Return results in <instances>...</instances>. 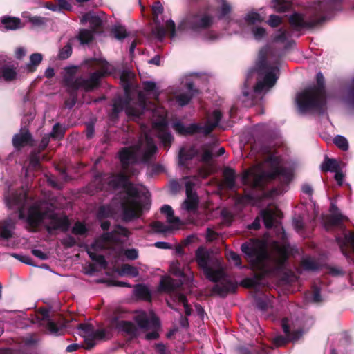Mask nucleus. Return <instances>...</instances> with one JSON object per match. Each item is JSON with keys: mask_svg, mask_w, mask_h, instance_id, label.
Here are the masks:
<instances>
[{"mask_svg": "<svg viewBox=\"0 0 354 354\" xmlns=\"http://www.w3.org/2000/svg\"><path fill=\"white\" fill-rule=\"evenodd\" d=\"M156 151L157 147L153 139L145 133L140 138L137 145L122 148L118 153L124 174L113 176L109 184L113 188L124 189L120 196L122 217L124 221L140 218L145 210L149 209L150 205L147 194L129 183L126 174L135 175L137 171L131 169L132 165L138 162L149 163L153 161Z\"/></svg>", "mask_w": 354, "mask_h": 354, "instance_id": "obj_1", "label": "nucleus"}, {"mask_svg": "<svg viewBox=\"0 0 354 354\" xmlns=\"http://www.w3.org/2000/svg\"><path fill=\"white\" fill-rule=\"evenodd\" d=\"M241 249L252 268L260 271L263 275L275 274L281 271L290 252L289 245L277 243L266 250L263 241L253 239L243 243Z\"/></svg>", "mask_w": 354, "mask_h": 354, "instance_id": "obj_2", "label": "nucleus"}, {"mask_svg": "<svg viewBox=\"0 0 354 354\" xmlns=\"http://www.w3.org/2000/svg\"><path fill=\"white\" fill-rule=\"evenodd\" d=\"M5 201L9 208L16 206L19 210V218L26 219L27 223L32 227H36L40 223L49 219L50 221L46 225L48 232L59 229L66 232L69 228L70 223L66 216H58L51 211L41 212L37 203H35L29 207L28 215L26 216L24 209L27 201V194L24 191H20L19 194H13L11 196H6Z\"/></svg>", "mask_w": 354, "mask_h": 354, "instance_id": "obj_3", "label": "nucleus"}, {"mask_svg": "<svg viewBox=\"0 0 354 354\" xmlns=\"http://www.w3.org/2000/svg\"><path fill=\"white\" fill-rule=\"evenodd\" d=\"M279 75L277 63H269L263 51H261L256 68L250 70L247 75L243 95L245 97L251 95V104H253V95L267 91L273 87L279 78Z\"/></svg>", "mask_w": 354, "mask_h": 354, "instance_id": "obj_4", "label": "nucleus"}, {"mask_svg": "<svg viewBox=\"0 0 354 354\" xmlns=\"http://www.w3.org/2000/svg\"><path fill=\"white\" fill-rule=\"evenodd\" d=\"M291 178V171L280 166L278 157L270 156L265 160L263 165L255 166L245 171L241 180L243 184L252 187L262 188L268 180L279 179L288 183Z\"/></svg>", "mask_w": 354, "mask_h": 354, "instance_id": "obj_5", "label": "nucleus"}, {"mask_svg": "<svg viewBox=\"0 0 354 354\" xmlns=\"http://www.w3.org/2000/svg\"><path fill=\"white\" fill-rule=\"evenodd\" d=\"M196 260L206 278L211 281L218 282L212 288L214 293L225 297L235 290L236 286L225 277L221 261L213 257L204 248L197 249Z\"/></svg>", "mask_w": 354, "mask_h": 354, "instance_id": "obj_6", "label": "nucleus"}, {"mask_svg": "<svg viewBox=\"0 0 354 354\" xmlns=\"http://www.w3.org/2000/svg\"><path fill=\"white\" fill-rule=\"evenodd\" d=\"M77 328L80 335L84 337L86 349H91L95 346V341L106 340L111 337V330L117 329L119 332L125 333L131 336H136L137 328L136 326L128 321L120 320L117 317L111 319L110 326L107 328L95 329L90 324H80Z\"/></svg>", "mask_w": 354, "mask_h": 354, "instance_id": "obj_7", "label": "nucleus"}, {"mask_svg": "<svg viewBox=\"0 0 354 354\" xmlns=\"http://www.w3.org/2000/svg\"><path fill=\"white\" fill-rule=\"evenodd\" d=\"M96 66L99 70L91 73L89 77H77L75 80L68 82V84L74 91H70L71 97L64 102L65 106L69 109L73 107L77 101L76 90L82 89L84 91H90L96 88L102 77L106 75L111 74L113 68L112 66L105 59H99L95 60Z\"/></svg>", "mask_w": 354, "mask_h": 354, "instance_id": "obj_8", "label": "nucleus"}, {"mask_svg": "<svg viewBox=\"0 0 354 354\" xmlns=\"http://www.w3.org/2000/svg\"><path fill=\"white\" fill-rule=\"evenodd\" d=\"M317 86H310L296 97V102L301 112L315 110L323 114L326 107L324 77L321 72L316 75Z\"/></svg>", "mask_w": 354, "mask_h": 354, "instance_id": "obj_9", "label": "nucleus"}, {"mask_svg": "<svg viewBox=\"0 0 354 354\" xmlns=\"http://www.w3.org/2000/svg\"><path fill=\"white\" fill-rule=\"evenodd\" d=\"M221 117V112L218 110H214L209 116L208 120L205 124L193 123L185 127L182 122L178 121L173 123L172 127L181 135H192L196 133L208 135L218 124Z\"/></svg>", "mask_w": 354, "mask_h": 354, "instance_id": "obj_10", "label": "nucleus"}, {"mask_svg": "<svg viewBox=\"0 0 354 354\" xmlns=\"http://www.w3.org/2000/svg\"><path fill=\"white\" fill-rule=\"evenodd\" d=\"M146 100L145 97L140 93L138 95V102L131 104L128 96L125 97H118L113 102V110L118 113L124 111L126 114L132 120L139 119L144 113L146 109Z\"/></svg>", "mask_w": 354, "mask_h": 354, "instance_id": "obj_11", "label": "nucleus"}, {"mask_svg": "<svg viewBox=\"0 0 354 354\" xmlns=\"http://www.w3.org/2000/svg\"><path fill=\"white\" fill-rule=\"evenodd\" d=\"M136 321L140 328L145 330H151L146 334V339L153 340L158 339L160 324L158 318L153 313L150 312L147 313L142 312L136 317Z\"/></svg>", "mask_w": 354, "mask_h": 354, "instance_id": "obj_12", "label": "nucleus"}, {"mask_svg": "<svg viewBox=\"0 0 354 354\" xmlns=\"http://www.w3.org/2000/svg\"><path fill=\"white\" fill-rule=\"evenodd\" d=\"M214 17L207 13H196L188 15L181 23L179 28H189L194 31L209 28Z\"/></svg>", "mask_w": 354, "mask_h": 354, "instance_id": "obj_13", "label": "nucleus"}, {"mask_svg": "<svg viewBox=\"0 0 354 354\" xmlns=\"http://www.w3.org/2000/svg\"><path fill=\"white\" fill-rule=\"evenodd\" d=\"M18 78L17 68L8 64L5 58L0 56V80L6 82H14Z\"/></svg>", "mask_w": 354, "mask_h": 354, "instance_id": "obj_14", "label": "nucleus"}, {"mask_svg": "<svg viewBox=\"0 0 354 354\" xmlns=\"http://www.w3.org/2000/svg\"><path fill=\"white\" fill-rule=\"evenodd\" d=\"M186 86L188 92L180 93L179 95L176 96V102L180 106L187 105L191 99L196 94L198 93V91L197 89L194 88V85L192 82H187Z\"/></svg>", "mask_w": 354, "mask_h": 354, "instance_id": "obj_15", "label": "nucleus"}, {"mask_svg": "<svg viewBox=\"0 0 354 354\" xmlns=\"http://www.w3.org/2000/svg\"><path fill=\"white\" fill-rule=\"evenodd\" d=\"M31 134L28 131H26L15 135L12 138V143L15 147L19 148L28 145L31 142Z\"/></svg>", "mask_w": 354, "mask_h": 354, "instance_id": "obj_16", "label": "nucleus"}, {"mask_svg": "<svg viewBox=\"0 0 354 354\" xmlns=\"http://www.w3.org/2000/svg\"><path fill=\"white\" fill-rule=\"evenodd\" d=\"M43 59L41 53H33L30 56L29 62L24 66L23 68L27 73H33Z\"/></svg>", "mask_w": 354, "mask_h": 354, "instance_id": "obj_17", "label": "nucleus"}, {"mask_svg": "<svg viewBox=\"0 0 354 354\" xmlns=\"http://www.w3.org/2000/svg\"><path fill=\"white\" fill-rule=\"evenodd\" d=\"M187 199L183 204V208L187 211H194L197 209L198 206V198L195 194H193L190 189L187 187Z\"/></svg>", "mask_w": 354, "mask_h": 354, "instance_id": "obj_18", "label": "nucleus"}, {"mask_svg": "<svg viewBox=\"0 0 354 354\" xmlns=\"http://www.w3.org/2000/svg\"><path fill=\"white\" fill-rule=\"evenodd\" d=\"M261 216L266 228H272L277 223V213L272 209H265L261 212Z\"/></svg>", "mask_w": 354, "mask_h": 354, "instance_id": "obj_19", "label": "nucleus"}, {"mask_svg": "<svg viewBox=\"0 0 354 354\" xmlns=\"http://www.w3.org/2000/svg\"><path fill=\"white\" fill-rule=\"evenodd\" d=\"M151 227L157 233H167L178 228V225H171L169 223L168 225H166L159 221L151 223Z\"/></svg>", "mask_w": 354, "mask_h": 354, "instance_id": "obj_20", "label": "nucleus"}, {"mask_svg": "<svg viewBox=\"0 0 354 354\" xmlns=\"http://www.w3.org/2000/svg\"><path fill=\"white\" fill-rule=\"evenodd\" d=\"M162 214H165L167 217V221L169 224L177 225L179 226L180 219L178 217L174 216V212L171 207L169 205H164L160 208Z\"/></svg>", "mask_w": 354, "mask_h": 354, "instance_id": "obj_21", "label": "nucleus"}, {"mask_svg": "<svg viewBox=\"0 0 354 354\" xmlns=\"http://www.w3.org/2000/svg\"><path fill=\"white\" fill-rule=\"evenodd\" d=\"M320 167L322 171L325 172H335L337 171V170L340 169V165L339 162L335 159L329 158H325Z\"/></svg>", "mask_w": 354, "mask_h": 354, "instance_id": "obj_22", "label": "nucleus"}, {"mask_svg": "<svg viewBox=\"0 0 354 354\" xmlns=\"http://www.w3.org/2000/svg\"><path fill=\"white\" fill-rule=\"evenodd\" d=\"M178 286L179 283L169 277H163L161 278L160 287L164 291L172 292Z\"/></svg>", "mask_w": 354, "mask_h": 354, "instance_id": "obj_23", "label": "nucleus"}, {"mask_svg": "<svg viewBox=\"0 0 354 354\" xmlns=\"http://www.w3.org/2000/svg\"><path fill=\"white\" fill-rule=\"evenodd\" d=\"M223 174L225 186L230 189H233L235 186V171L230 167H226L224 169Z\"/></svg>", "mask_w": 354, "mask_h": 354, "instance_id": "obj_24", "label": "nucleus"}, {"mask_svg": "<svg viewBox=\"0 0 354 354\" xmlns=\"http://www.w3.org/2000/svg\"><path fill=\"white\" fill-rule=\"evenodd\" d=\"M1 22L7 30H16L22 27L19 18L4 17Z\"/></svg>", "mask_w": 354, "mask_h": 354, "instance_id": "obj_25", "label": "nucleus"}, {"mask_svg": "<svg viewBox=\"0 0 354 354\" xmlns=\"http://www.w3.org/2000/svg\"><path fill=\"white\" fill-rule=\"evenodd\" d=\"M133 75L129 70H123L120 73V82L125 93H128L131 88V82Z\"/></svg>", "mask_w": 354, "mask_h": 354, "instance_id": "obj_26", "label": "nucleus"}, {"mask_svg": "<svg viewBox=\"0 0 354 354\" xmlns=\"http://www.w3.org/2000/svg\"><path fill=\"white\" fill-rule=\"evenodd\" d=\"M15 222L9 218L6 220L1 227V236L3 239H9L12 236V232L15 229Z\"/></svg>", "mask_w": 354, "mask_h": 354, "instance_id": "obj_27", "label": "nucleus"}, {"mask_svg": "<svg viewBox=\"0 0 354 354\" xmlns=\"http://www.w3.org/2000/svg\"><path fill=\"white\" fill-rule=\"evenodd\" d=\"M281 325H282V328H283L284 333L288 336V337L290 340H296V339H299L300 337V336H301V335H302L301 331H295V332L292 333V334L290 333V330L288 326V319H283Z\"/></svg>", "mask_w": 354, "mask_h": 354, "instance_id": "obj_28", "label": "nucleus"}, {"mask_svg": "<svg viewBox=\"0 0 354 354\" xmlns=\"http://www.w3.org/2000/svg\"><path fill=\"white\" fill-rule=\"evenodd\" d=\"M114 214V209L110 205H102L99 207L97 211V218L103 219L111 217Z\"/></svg>", "mask_w": 354, "mask_h": 354, "instance_id": "obj_29", "label": "nucleus"}, {"mask_svg": "<svg viewBox=\"0 0 354 354\" xmlns=\"http://www.w3.org/2000/svg\"><path fill=\"white\" fill-rule=\"evenodd\" d=\"M301 266L305 270L315 271L319 269L318 263L310 257H306L301 261Z\"/></svg>", "mask_w": 354, "mask_h": 354, "instance_id": "obj_30", "label": "nucleus"}, {"mask_svg": "<svg viewBox=\"0 0 354 354\" xmlns=\"http://www.w3.org/2000/svg\"><path fill=\"white\" fill-rule=\"evenodd\" d=\"M197 153V150L194 147H192L189 151H186L185 149H181L179 153L180 163L183 165L187 160L192 159Z\"/></svg>", "mask_w": 354, "mask_h": 354, "instance_id": "obj_31", "label": "nucleus"}, {"mask_svg": "<svg viewBox=\"0 0 354 354\" xmlns=\"http://www.w3.org/2000/svg\"><path fill=\"white\" fill-rule=\"evenodd\" d=\"M77 38L82 44H88L93 40V33L90 30L82 29L80 30Z\"/></svg>", "mask_w": 354, "mask_h": 354, "instance_id": "obj_32", "label": "nucleus"}, {"mask_svg": "<svg viewBox=\"0 0 354 354\" xmlns=\"http://www.w3.org/2000/svg\"><path fill=\"white\" fill-rule=\"evenodd\" d=\"M158 136L161 140L165 147H168L173 140V136L171 134L163 127H162L158 131Z\"/></svg>", "mask_w": 354, "mask_h": 354, "instance_id": "obj_33", "label": "nucleus"}, {"mask_svg": "<svg viewBox=\"0 0 354 354\" xmlns=\"http://www.w3.org/2000/svg\"><path fill=\"white\" fill-rule=\"evenodd\" d=\"M120 274H126L131 276L132 277H136L138 276L139 272L137 268L129 264H124L121 266Z\"/></svg>", "mask_w": 354, "mask_h": 354, "instance_id": "obj_34", "label": "nucleus"}, {"mask_svg": "<svg viewBox=\"0 0 354 354\" xmlns=\"http://www.w3.org/2000/svg\"><path fill=\"white\" fill-rule=\"evenodd\" d=\"M244 19L245 21L250 24H254L263 21V17H261L259 13L254 11L248 12Z\"/></svg>", "mask_w": 354, "mask_h": 354, "instance_id": "obj_35", "label": "nucleus"}, {"mask_svg": "<svg viewBox=\"0 0 354 354\" xmlns=\"http://www.w3.org/2000/svg\"><path fill=\"white\" fill-rule=\"evenodd\" d=\"M274 9L279 12H284L291 7L290 2L286 0H273Z\"/></svg>", "mask_w": 354, "mask_h": 354, "instance_id": "obj_36", "label": "nucleus"}, {"mask_svg": "<svg viewBox=\"0 0 354 354\" xmlns=\"http://www.w3.org/2000/svg\"><path fill=\"white\" fill-rule=\"evenodd\" d=\"M88 254L93 261L97 263L102 268H105L106 267L107 263L103 255L98 254L95 252H92L91 250H88Z\"/></svg>", "mask_w": 354, "mask_h": 354, "instance_id": "obj_37", "label": "nucleus"}, {"mask_svg": "<svg viewBox=\"0 0 354 354\" xmlns=\"http://www.w3.org/2000/svg\"><path fill=\"white\" fill-rule=\"evenodd\" d=\"M333 142L342 151H347L348 149V140L345 137L340 135L336 136L334 138Z\"/></svg>", "mask_w": 354, "mask_h": 354, "instance_id": "obj_38", "label": "nucleus"}, {"mask_svg": "<svg viewBox=\"0 0 354 354\" xmlns=\"http://www.w3.org/2000/svg\"><path fill=\"white\" fill-rule=\"evenodd\" d=\"M173 297L174 301L181 303L185 308L186 314L189 315L191 309L188 306L186 297L182 293H174Z\"/></svg>", "mask_w": 354, "mask_h": 354, "instance_id": "obj_39", "label": "nucleus"}, {"mask_svg": "<svg viewBox=\"0 0 354 354\" xmlns=\"http://www.w3.org/2000/svg\"><path fill=\"white\" fill-rule=\"evenodd\" d=\"M113 33L118 39H122L127 37L128 34L124 26H116L113 29Z\"/></svg>", "mask_w": 354, "mask_h": 354, "instance_id": "obj_40", "label": "nucleus"}, {"mask_svg": "<svg viewBox=\"0 0 354 354\" xmlns=\"http://www.w3.org/2000/svg\"><path fill=\"white\" fill-rule=\"evenodd\" d=\"M227 258L229 261H231L236 267L241 268V260L240 256L234 252L230 251L227 253Z\"/></svg>", "mask_w": 354, "mask_h": 354, "instance_id": "obj_41", "label": "nucleus"}, {"mask_svg": "<svg viewBox=\"0 0 354 354\" xmlns=\"http://www.w3.org/2000/svg\"><path fill=\"white\" fill-rule=\"evenodd\" d=\"M28 21L31 23L33 26L39 27L45 25L47 19L39 16H33L28 17Z\"/></svg>", "mask_w": 354, "mask_h": 354, "instance_id": "obj_42", "label": "nucleus"}, {"mask_svg": "<svg viewBox=\"0 0 354 354\" xmlns=\"http://www.w3.org/2000/svg\"><path fill=\"white\" fill-rule=\"evenodd\" d=\"M87 231L84 224L81 222H76L72 229V232L75 235H83Z\"/></svg>", "mask_w": 354, "mask_h": 354, "instance_id": "obj_43", "label": "nucleus"}, {"mask_svg": "<svg viewBox=\"0 0 354 354\" xmlns=\"http://www.w3.org/2000/svg\"><path fill=\"white\" fill-rule=\"evenodd\" d=\"M40 154L39 152H32L30 156L29 167L37 168L39 167Z\"/></svg>", "mask_w": 354, "mask_h": 354, "instance_id": "obj_44", "label": "nucleus"}, {"mask_svg": "<svg viewBox=\"0 0 354 354\" xmlns=\"http://www.w3.org/2000/svg\"><path fill=\"white\" fill-rule=\"evenodd\" d=\"M81 21L82 22L89 21L91 23L95 24L96 26H98L100 24V18L90 12L85 14L82 17Z\"/></svg>", "mask_w": 354, "mask_h": 354, "instance_id": "obj_45", "label": "nucleus"}, {"mask_svg": "<svg viewBox=\"0 0 354 354\" xmlns=\"http://www.w3.org/2000/svg\"><path fill=\"white\" fill-rule=\"evenodd\" d=\"M344 245L349 247L354 252V234L349 232L344 234Z\"/></svg>", "mask_w": 354, "mask_h": 354, "instance_id": "obj_46", "label": "nucleus"}, {"mask_svg": "<svg viewBox=\"0 0 354 354\" xmlns=\"http://www.w3.org/2000/svg\"><path fill=\"white\" fill-rule=\"evenodd\" d=\"M71 53L72 47L70 44H67L59 50V57L62 59H66L71 56Z\"/></svg>", "mask_w": 354, "mask_h": 354, "instance_id": "obj_47", "label": "nucleus"}, {"mask_svg": "<svg viewBox=\"0 0 354 354\" xmlns=\"http://www.w3.org/2000/svg\"><path fill=\"white\" fill-rule=\"evenodd\" d=\"M143 88L147 92H153V95L156 97H158L159 95V93L156 89V85L153 82L147 81V82H144Z\"/></svg>", "mask_w": 354, "mask_h": 354, "instance_id": "obj_48", "label": "nucleus"}, {"mask_svg": "<svg viewBox=\"0 0 354 354\" xmlns=\"http://www.w3.org/2000/svg\"><path fill=\"white\" fill-rule=\"evenodd\" d=\"M153 34L158 40L162 41L165 36L166 30L162 26H157L153 29Z\"/></svg>", "mask_w": 354, "mask_h": 354, "instance_id": "obj_49", "label": "nucleus"}, {"mask_svg": "<svg viewBox=\"0 0 354 354\" xmlns=\"http://www.w3.org/2000/svg\"><path fill=\"white\" fill-rule=\"evenodd\" d=\"M169 271L171 274L177 276H183V272L180 269V266L178 262H173L171 263L169 267Z\"/></svg>", "mask_w": 354, "mask_h": 354, "instance_id": "obj_50", "label": "nucleus"}, {"mask_svg": "<svg viewBox=\"0 0 354 354\" xmlns=\"http://www.w3.org/2000/svg\"><path fill=\"white\" fill-rule=\"evenodd\" d=\"M252 34L256 40H261L266 34V29L261 27H255L252 29Z\"/></svg>", "mask_w": 354, "mask_h": 354, "instance_id": "obj_51", "label": "nucleus"}, {"mask_svg": "<svg viewBox=\"0 0 354 354\" xmlns=\"http://www.w3.org/2000/svg\"><path fill=\"white\" fill-rule=\"evenodd\" d=\"M135 293L136 295L145 297L149 295L147 288L140 284L136 285L135 287Z\"/></svg>", "mask_w": 354, "mask_h": 354, "instance_id": "obj_52", "label": "nucleus"}, {"mask_svg": "<svg viewBox=\"0 0 354 354\" xmlns=\"http://www.w3.org/2000/svg\"><path fill=\"white\" fill-rule=\"evenodd\" d=\"M287 39V32L285 30L279 29L276 33L274 41L284 42Z\"/></svg>", "mask_w": 354, "mask_h": 354, "instance_id": "obj_53", "label": "nucleus"}, {"mask_svg": "<svg viewBox=\"0 0 354 354\" xmlns=\"http://www.w3.org/2000/svg\"><path fill=\"white\" fill-rule=\"evenodd\" d=\"M64 131L62 129L61 127L59 124H55L53 126L52 132L50 133V136L53 138H59L63 136Z\"/></svg>", "mask_w": 354, "mask_h": 354, "instance_id": "obj_54", "label": "nucleus"}, {"mask_svg": "<svg viewBox=\"0 0 354 354\" xmlns=\"http://www.w3.org/2000/svg\"><path fill=\"white\" fill-rule=\"evenodd\" d=\"M281 23V18L277 15H271L268 21V24L271 27H277Z\"/></svg>", "mask_w": 354, "mask_h": 354, "instance_id": "obj_55", "label": "nucleus"}, {"mask_svg": "<svg viewBox=\"0 0 354 354\" xmlns=\"http://www.w3.org/2000/svg\"><path fill=\"white\" fill-rule=\"evenodd\" d=\"M166 28L170 32V37L174 38L176 36V26L172 20H168L166 22Z\"/></svg>", "mask_w": 354, "mask_h": 354, "instance_id": "obj_56", "label": "nucleus"}, {"mask_svg": "<svg viewBox=\"0 0 354 354\" xmlns=\"http://www.w3.org/2000/svg\"><path fill=\"white\" fill-rule=\"evenodd\" d=\"M124 255L128 259L135 260L138 257V252L136 249H128L125 250Z\"/></svg>", "mask_w": 354, "mask_h": 354, "instance_id": "obj_57", "label": "nucleus"}, {"mask_svg": "<svg viewBox=\"0 0 354 354\" xmlns=\"http://www.w3.org/2000/svg\"><path fill=\"white\" fill-rule=\"evenodd\" d=\"M347 100L348 103L354 107V78L352 81V85L349 88L348 95H347Z\"/></svg>", "mask_w": 354, "mask_h": 354, "instance_id": "obj_58", "label": "nucleus"}, {"mask_svg": "<svg viewBox=\"0 0 354 354\" xmlns=\"http://www.w3.org/2000/svg\"><path fill=\"white\" fill-rule=\"evenodd\" d=\"M231 11V6L227 2L223 1L221 8L220 18H223Z\"/></svg>", "mask_w": 354, "mask_h": 354, "instance_id": "obj_59", "label": "nucleus"}, {"mask_svg": "<svg viewBox=\"0 0 354 354\" xmlns=\"http://www.w3.org/2000/svg\"><path fill=\"white\" fill-rule=\"evenodd\" d=\"M212 153L209 149H205L202 156H201V161L204 162H209L212 159Z\"/></svg>", "mask_w": 354, "mask_h": 354, "instance_id": "obj_60", "label": "nucleus"}, {"mask_svg": "<svg viewBox=\"0 0 354 354\" xmlns=\"http://www.w3.org/2000/svg\"><path fill=\"white\" fill-rule=\"evenodd\" d=\"M75 239L71 236H68L62 240V244L68 248L75 245Z\"/></svg>", "mask_w": 354, "mask_h": 354, "instance_id": "obj_61", "label": "nucleus"}, {"mask_svg": "<svg viewBox=\"0 0 354 354\" xmlns=\"http://www.w3.org/2000/svg\"><path fill=\"white\" fill-rule=\"evenodd\" d=\"M32 254L39 259L41 260H45L48 259V254L42 252L39 249H34L32 250Z\"/></svg>", "mask_w": 354, "mask_h": 354, "instance_id": "obj_62", "label": "nucleus"}, {"mask_svg": "<svg viewBox=\"0 0 354 354\" xmlns=\"http://www.w3.org/2000/svg\"><path fill=\"white\" fill-rule=\"evenodd\" d=\"M152 10L153 14L158 16V15L162 13L163 7L160 2H156L152 6Z\"/></svg>", "mask_w": 354, "mask_h": 354, "instance_id": "obj_63", "label": "nucleus"}, {"mask_svg": "<svg viewBox=\"0 0 354 354\" xmlns=\"http://www.w3.org/2000/svg\"><path fill=\"white\" fill-rule=\"evenodd\" d=\"M288 340L282 336H277L274 339V344L277 347L285 345Z\"/></svg>", "mask_w": 354, "mask_h": 354, "instance_id": "obj_64", "label": "nucleus"}]
</instances>
